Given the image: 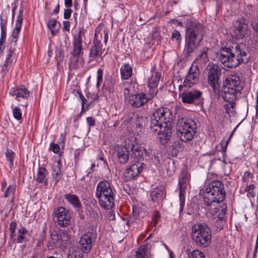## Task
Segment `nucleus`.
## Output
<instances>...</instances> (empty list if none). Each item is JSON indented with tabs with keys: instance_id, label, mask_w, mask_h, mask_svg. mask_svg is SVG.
I'll use <instances>...</instances> for the list:
<instances>
[{
	"instance_id": "1",
	"label": "nucleus",
	"mask_w": 258,
	"mask_h": 258,
	"mask_svg": "<svg viewBox=\"0 0 258 258\" xmlns=\"http://www.w3.org/2000/svg\"><path fill=\"white\" fill-rule=\"evenodd\" d=\"M172 119V112L166 107L157 109L151 116L150 128L158 135L162 144H166L171 136Z\"/></svg>"
},
{
	"instance_id": "2",
	"label": "nucleus",
	"mask_w": 258,
	"mask_h": 258,
	"mask_svg": "<svg viewBox=\"0 0 258 258\" xmlns=\"http://www.w3.org/2000/svg\"><path fill=\"white\" fill-rule=\"evenodd\" d=\"M219 60L223 65L228 68H236L242 63L248 62L250 56L242 50L237 43L221 48L218 54Z\"/></svg>"
},
{
	"instance_id": "3",
	"label": "nucleus",
	"mask_w": 258,
	"mask_h": 258,
	"mask_svg": "<svg viewBox=\"0 0 258 258\" xmlns=\"http://www.w3.org/2000/svg\"><path fill=\"white\" fill-rule=\"evenodd\" d=\"M204 27L196 21L190 20L186 26L184 53L190 55L198 49L203 40Z\"/></svg>"
},
{
	"instance_id": "4",
	"label": "nucleus",
	"mask_w": 258,
	"mask_h": 258,
	"mask_svg": "<svg viewBox=\"0 0 258 258\" xmlns=\"http://www.w3.org/2000/svg\"><path fill=\"white\" fill-rule=\"evenodd\" d=\"M224 184L219 180L213 181L208 184L203 196L204 205L214 206L216 203H222L225 199Z\"/></svg>"
},
{
	"instance_id": "5",
	"label": "nucleus",
	"mask_w": 258,
	"mask_h": 258,
	"mask_svg": "<svg viewBox=\"0 0 258 258\" xmlns=\"http://www.w3.org/2000/svg\"><path fill=\"white\" fill-rule=\"evenodd\" d=\"M191 236L196 245L206 248L209 246L212 240V230L205 223H196L191 229Z\"/></svg>"
},
{
	"instance_id": "6",
	"label": "nucleus",
	"mask_w": 258,
	"mask_h": 258,
	"mask_svg": "<svg viewBox=\"0 0 258 258\" xmlns=\"http://www.w3.org/2000/svg\"><path fill=\"white\" fill-rule=\"evenodd\" d=\"M99 205L105 209H110L114 206V194L110 182L103 180L99 182L95 194Z\"/></svg>"
},
{
	"instance_id": "7",
	"label": "nucleus",
	"mask_w": 258,
	"mask_h": 258,
	"mask_svg": "<svg viewBox=\"0 0 258 258\" xmlns=\"http://www.w3.org/2000/svg\"><path fill=\"white\" fill-rule=\"evenodd\" d=\"M178 126L177 135L182 142L190 141L195 135L197 125L194 120L191 118L181 117L177 122Z\"/></svg>"
},
{
	"instance_id": "8",
	"label": "nucleus",
	"mask_w": 258,
	"mask_h": 258,
	"mask_svg": "<svg viewBox=\"0 0 258 258\" xmlns=\"http://www.w3.org/2000/svg\"><path fill=\"white\" fill-rule=\"evenodd\" d=\"M207 74L208 83L212 88L216 97L220 96V76L221 75L220 67L216 63H209L205 71Z\"/></svg>"
},
{
	"instance_id": "9",
	"label": "nucleus",
	"mask_w": 258,
	"mask_h": 258,
	"mask_svg": "<svg viewBox=\"0 0 258 258\" xmlns=\"http://www.w3.org/2000/svg\"><path fill=\"white\" fill-rule=\"evenodd\" d=\"M189 181V175L185 171H181L178 179L180 213L183 211L184 206L185 190Z\"/></svg>"
},
{
	"instance_id": "10",
	"label": "nucleus",
	"mask_w": 258,
	"mask_h": 258,
	"mask_svg": "<svg viewBox=\"0 0 258 258\" xmlns=\"http://www.w3.org/2000/svg\"><path fill=\"white\" fill-rule=\"evenodd\" d=\"M202 95V92L198 90L192 89L183 92L181 94L180 97L183 103L199 105V101Z\"/></svg>"
},
{
	"instance_id": "11",
	"label": "nucleus",
	"mask_w": 258,
	"mask_h": 258,
	"mask_svg": "<svg viewBox=\"0 0 258 258\" xmlns=\"http://www.w3.org/2000/svg\"><path fill=\"white\" fill-rule=\"evenodd\" d=\"M200 73L198 67L192 66L190 68L188 73L184 80L183 86L179 85V89H180L183 87L190 88L193 86L198 81Z\"/></svg>"
},
{
	"instance_id": "12",
	"label": "nucleus",
	"mask_w": 258,
	"mask_h": 258,
	"mask_svg": "<svg viewBox=\"0 0 258 258\" xmlns=\"http://www.w3.org/2000/svg\"><path fill=\"white\" fill-rule=\"evenodd\" d=\"M55 216L58 225L60 226L66 227L70 223L71 214L62 207H60L55 211Z\"/></svg>"
},
{
	"instance_id": "13",
	"label": "nucleus",
	"mask_w": 258,
	"mask_h": 258,
	"mask_svg": "<svg viewBox=\"0 0 258 258\" xmlns=\"http://www.w3.org/2000/svg\"><path fill=\"white\" fill-rule=\"evenodd\" d=\"M99 30L97 28L95 31L93 45L91 47L90 52V59L92 60L98 56H100L103 53V49L101 45V40L99 37Z\"/></svg>"
},
{
	"instance_id": "14",
	"label": "nucleus",
	"mask_w": 258,
	"mask_h": 258,
	"mask_svg": "<svg viewBox=\"0 0 258 258\" xmlns=\"http://www.w3.org/2000/svg\"><path fill=\"white\" fill-rule=\"evenodd\" d=\"M93 237L90 233L83 234L79 241V246L77 247L83 253H88L91 249L92 246Z\"/></svg>"
},
{
	"instance_id": "15",
	"label": "nucleus",
	"mask_w": 258,
	"mask_h": 258,
	"mask_svg": "<svg viewBox=\"0 0 258 258\" xmlns=\"http://www.w3.org/2000/svg\"><path fill=\"white\" fill-rule=\"evenodd\" d=\"M220 203H216L214 206H204L208 213L214 216V219H224L227 206L225 204L219 206Z\"/></svg>"
},
{
	"instance_id": "16",
	"label": "nucleus",
	"mask_w": 258,
	"mask_h": 258,
	"mask_svg": "<svg viewBox=\"0 0 258 258\" xmlns=\"http://www.w3.org/2000/svg\"><path fill=\"white\" fill-rule=\"evenodd\" d=\"M145 167L146 165L143 162L136 161L134 164L126 169L125 175L129 179H133L138 176Z\"/></svg>"
},
{
	"instance_id": "17",
	"label": "nucleus",
	"mask_w": 258,
	"mask_h": 258,
	"mask_svg": "<svg viewBox=\"0 0 258 258\" xmlns=\"http://www.w3.org/2000/svg\"><path fill=\"white\" fill-rule=\"evenodd\" d=\"M145 167L146 165L143 162L136 161L134 164L126 169L125 175L129 179H133L138 176Z\"/></svg>"
},
{
	"instance_id": "18",
	"label": "nucleus",
	"mask_w": 258,
	"mask_h": 258,
	"mask_svg": "<svg viewBox=\"0 0 258 258\" xmlns=\"http://www.w3.org/2000/svg\"><path fill=\"white\" fill-rule=\"evenodd\" d=\"M145 167L146 165L143 162L136 161L134 164L126 169L125 175L129 179H133L138 176Z\"/></svg>"
},
{
	"instance_id": "19",
	"label": "nucleus",
	"mask_w": 258,
	"mask_h": 258,
	"mask_svg": "<svg viewBox=\"0 0 258 258\" xmlns=\"http://www.w3.org/2000/svg\"><path fill=\"white\" fill-rule=\"evenodd\" d=\"M239 92L235 88L223 84L222 90H220V96H222L223 99L226 101H232V100H235L236 95Z\"/></svg>"
},
{
	"instance_id": "20",
	"label": "nucleus",
	"mask_w": 258,
	"mask_h": 258,
	"mask_svg": "<svg viewBox=\"0 0 258 258\" xmlns=\"http://www.w3.org/2000/svg\"><path fill=\"white\" fill-rule=\"evenodd\" d=\"M82 33V31L80 30L78 34L74 37L73 41V50L71 54H74L75 55H83Z\"/></svg>"
},
{
	"instance_id": "21",
	"label": "nucleus",
	"mask_w": 258,
	"mask_h": 258,
	"mask_svg": "<svg viewBox=\"0 0 258 258\" xmlns=\"http://www.w3.org/2000/svg\"><path fill=\"white\" fill-rule=\"evenodd\" d=\"M150 99L146 94L141 93L132 96V98H130L129 103L132 106L138 108L147 103Z\"/></svg>"
},
{
	"instance_id": "22",
	"label": "nucleus",
	"mask_w": 258,
	"mask_h": 258,
	"mask_svg": "<svg viewBox=\"0 0 258 258\" xmlns=\"http://www.w3.org/2000/svg\"><path fill=\"white\" fill-rule=\"evenodd\" d=\"M150 197L152 201L155 203L163 200L166 197L165 188L160 185L155 188L151 192Z\"/></svg>"
},
{
	"instance_id": "23",
	"label": "nucleus",
	"mask_w": 258,
	"mask_h": 258,
	"mask_svg": "<svg viewBox=\"0 0 258 258\" xmlns=\"http://www.w3.org/2000/svg\"><path fill=\"white\" fill-rule=\"evenodd\" d=\"M9 94L13 96H16L15 98L18 99L19 98L27 99L30 94V92L24 86L21 87H14L12 88Z\"/></svg>"
},
{
	"instance_id": "24",
	"label": "nucleus",
	"mask_w": 258,
	"mask_h": 258,
	"mask_svg": "<svg viewBox=\"0 0 258 258\" xmlns=\"http://www.w3.org/2000/svg\"><path fill=\"white\" fill-rule=\"evenodd\" d=\"M161 77V74L158 72L153 73L151 78L149 79L148 86L152 91V96H154L157 94V87Z\"/></svg>"
},
{
	"instance_id": "25",
	"label": "nucleus",
	"mask_w": 258,
	"mask_h": 258,
	"mask_svg": "<svg viewBox=\"0 0 258 258\" xmlns=\"http://www.w3.org/2000/svg\"><path fill=\"white\" fill-rule=\"evenodd\" d=\"M240 81L239 77L236 75H231L227 77L223 82V84L232 88L236 89L240 91L242 87L240 86Z\"/></svg>"
},
{
	"instance_id": "26",
	"label": "nucleus",
	"mask_w": 258,
	"mask_h": 258,
	"mask_svg": "<svg viewBox=\"0 0 258 258\" xmlns=\"http://www.w3.org/2000/svg\"><path fill=\"white\" fill-rule=\"evenodd\" d=\"M16 49L15 46L11 45L7 56L5 63L2 67L3 71L8 70V67L11 66L16 58Z\"/></svg>"
},
{
	"instance_id": "27",
	"label": "nucleus",
	"mask_w": 258,
	"mask_h": 258,
	"mask_svg": "<svg viewBox=\"0 0 258 258\" xmlns=\"http://www.w3.org/2000/svg\"><path fill=\"white\" fill-rule=\"evenodd\" d=\"M126 147H118L117 149V156L119 163L125 164L128 161L130 150Z\"/></svg>"
},
{
	"instance_id": "28",
	"label": "nucleus",
	"mask_w": 258,
	"mask_h": 258,
	"mask_svg": "<svg viewBox=\"0 0 258 258\" xmlns=\"http://www.w3.org/2000/svg\"><path fill=\"white\" fill-rule=\"evenodd\" d=\"M128 147L131 148L130 155L131 158H133L136 159V161H139L140 162L144 160V158L142 156L143 152L141 149V147L138 145L132 144L131 146H128Z\"/></svg>"
},
{
	"instance_id": "29",
	"label": "nucleus",
	"mask_w": 258,
	"mask_h": 258,
	"mask_svg": "<svg viewBox=\"0 0 258 258\" xmlns=\"http://www.w3.org/2000/svg\"><path fill=\"white\" fill-rule=\"evenodd\" d=\"M61 163L60 160L54 162L52 166V176L53 178L57 182L60 180L62 173L61 171Z\"/></svg>"
},
{
	"instance_id": "30",
	"label": "nucleus",
	"mask_w": 258,
	"mask_h": 258,
	"mask_svg": "<svg viewBox=\"0 0 258 258\" xmlns=\"http://www.w3.org/2000/svg\"><path fill=\"white\" fill-rule=\"evenodd\" d=\"M121 77L123 80H128L133 74V67L129 63H124L120 68Z\"/></svg>"
},
{
	"instance_id": "31",
	"label": "nucleus",
	"mask_w": 258,
	"mask_h": 258,
	"mask_svg": "<svg viewBox=\"0 0 258 258\" xmlns=\"http://www.w3.org/2000/svg\"><path fill=\"white\" fill-rule=\"evenodd\" d=\"M47 174L48 172L45 168L39 167L36 177V181L39 183H42L44 185H47L48 183L46 177Z\"/></svg>"
},
{
	"instance_id": "32",
	"label": "nucleus",
	"mask_w": 258,
	"mask_h": 258,
	"mask_svg": "<svg viewBox=\"0 0 258 258\" xmlns=\"http://www.w3.org/2000/svg\"><path fill=\"white\" fill-rule=\"evenodd\" d=\"M64 199L74 208H80L81 204L79 198L76 195L67 194L64 196Z\"/></svg>"
},
{
	"instance_id": "33",
	"label": "nucleus",
	"mask_w": 258,
	"mask_h": 258,
	"mask_svg": "<svg viewBox=\"0 0 258 258\" xmlns=\"http://www.w3.org/2000/svg\"><path fill=\"white\" fill-rule=\"evenodd\" d=\"M28 232V230L23 227L21 226L20 228L18 230V235L17 237H14V238H12L13 241L16 240L17 242L18 243H22L26 241V235Z\"/></svg>"
},
{
	"instance_id": "34",
	"label": "nucleus",
	"mask_w": 258,
	"mask_h": 258,
	"mask_svg": "<svg viewBox=\"0 0 258 258\" xmlns=\"http://www.w3.org/2000/svg\"><path fill=\"white\" fill-rule=\"evenodd\" d=\"M236 25V28L239 34L242 36H245L248 30V26L245 22V20L241 19Z\"/></svg>"
},
{
	"instance_id": "35",
	"label": "nucleus",
	"mask_w": 258,
	"mask_h": 258,
	"mask_svg": "<svg viewBox=\"0 0 258 258\" xmlns=\"http://www.w3.org/2000/svg\"><path fill=\"white\" fill-rule=\"evenodd\" d=\"M208 49H209L208 48H204L195 60L197 63H198L201 66H203L205 64L209 61L207 52V51L208 50Z\"/></svg>"
},
{
	"instance_id": "36",
	"label": "nucleus",
	"mask_w": 258,
	"mask_h": 258,
	"mask_svg": "<svg viewBox=\"0 0 258 258\" xmlns=\"http://www.w3.org/2000/svg\"><path fill=\"white\" fill-rule=\"evenodd\" d=\"M16 190V185L14 184H10L8 186L7 189L4 191L3 197L4 198H7L10 196H12V199L10 201V203L13 204L14 201V196L15 195Z\"/></svg>"
},
{
	"instance_id": "37",
	"label": "nucleus",
	"mask_w": 258,
	"mask_h": 258,
	"mask_svg": "<svg viewBox=\"0 0 258 258\" xmlns=\"http://www.w3.org/2000/svg\"><path fill=\"white\" fill-rule=\"evenodd\" d=\"M83 254L78 247H73L72 250H69L67 258H83Z\"/></svg>"
},
{
	"instance_id": "38",
	"label": "nucleus",
	"mask_w": 258,
	"mask_h": 258,
	"mask_svg": "<svg viewBox=\"0 0 258 258\" xmlns=\"http://www.w3.org/2000/svg\"><path fill=\"white\" fill-rule=\"evenodd\" d=\"M124 89V96L125 100L129 102L130 98H132V96L135 95L134 94L135 91L132 88V85L130 84H126Z\"/></svg>"
},
{
	"instance_id": "39",
	"label": "nucleus",
	"mask_w": 258,
	"mask_h": 258,
	"mask_svg": "<svg viewBox=\"0 0 258 258\" xmlns=\"http://www.w3.org/2000/svg\"><path fill=\"white\" fill-rule=\"evenodd\" d=\"M58 234L60 245H64L67 244L70 239V235L67 231L64 230L60 231Z\"/></svg>"
},
{
	"instance_id": "40",
	"label": "nucleus",
	"mask_w": 258,
	"mask_h": 258,
	"mask_svg": "<svg viewBox=\"0 0 258 258\" xmlns=\"http://www.w3.org/2000/svg\"><path fill=\"white\" fill-rule=\"evenodd\" d=\"M50 241L49 242L50 246H60V242L59 241L58 234L54 232L50 235Z\"/></svg>"
},
{
	"instance_id": "41",
	"label": "nucleus",
	"mask_w": 258,
	"mask_h": 258,
	"mask_svg": "<svg viewBox=\"0 0 258 258\" xmlns=\"http://www.w3.org/2000/svg\"><path fill=\"white\" fill-rule=\"evenodd\" d=\"M21 29V28L19 27H15V29L13 31L11 35L12 39L11 40V45L15 47Z\"/></svg>"
},
{
	"instance_id": "42",
	"label": "nucleus",
	"mask_w": 258,
	"mask_h": 258,
	"mask_svg": "<svg viewBox=\"0 0 258 258\" xmlns=\"http://www.w3.org/2000/svg\"><path fill=\"white\" fill-rule=\"evenodd\" d=\"M148 121V118L143 116L137 115L135 123L136 126L139 127H143L146 125V122Z\"/></svg>"
},
{
	"instance_id": "43",
	"label": "nucleus",
	"mask_w": 258,
	"mask_h": 258,
	"mask_svg": "<svg viewBox=\"0 0 258 258\" xmlns=\"http://www.w3.org/2000/svg\"><path fill=\"white\" fill-rule=\"evenodd\" d=\"M57 21L54 19L50 20L47 23V27L51 31V34L52 35H55L58 30L54 29V27L56 26Z\"/></svg>"
},
{
	"instance_id": "44",
	"label": "nucleus",
	"mask_w": 258,
	"mask_h": 258,
	"mask_svg": "<svg viewBox=\"0 0 258 258\" xmlns=\"http://www.w3.org/2000/svg\"><path fill=\"white\" fill-rule=\"evenodd\" d=\"M238 125H237L233 130V131H232V132L231 133L230 136H229V139L227 140V141L225 143V145H224V144L221 143L220 144V145H221V152L222 153V155H223V158H224L225 156H226V149H227V145L228 144H229V142L231 139V138L232 137V136L233 135V134L234 133V132L236 131V128H237Z\"/></svg>"
},
{
	"instance_id": "45",
	"label": "nucleus",
	"mask_w": 258,
	"mask_h": 258,
	"mask_svg": "<svg viewBox=\"0 0 258 258\" xmlns=\"http://www.w3.org/2000/svg\"><path fill=\"white\" fill-rule=\"evenodd\" d=\"M188 258H205L204 253L199 249H195L188 255Z\"/></svg>"
},
{
	"instance_id": "46",
	"label": "nucleus",
	"mask_w": 258,
	"mask_h": 258,
	"mask_svg": "<svg viewBox=\"0 0 258 258\" xmlns=\"http://www.w3.org/2000/svg\"><path fill=\"white\" fill-rule=\"evenodd\" d=\"M5 155L7 159L10 162V166L12 168L14 163V152L10 149H7Z\"/></svg>"
},
{
	"instance_id": "47",
	"label": "nucleus",
	"mask_w": 258,
	"mask_h": 258,
	"mask_svg": "<svg viewBox=\"0 0 258 258\" xmlns=\"http://www.w3.org/2000/svg\"><path fill=\"white\" fill-rule=\"evenodd\" d=\"M171 39L173 41H175L177 44L180 43L181 36L180 33L178 31L176 30H173L171 35Z\"/></svg>"
},
{
	"instance_id": "48",
	"label": "nucleus",
	"mask_w": 258,
	"mask_h": 258,
	"mask_svg": "<svg viewBox=\"0 0 258 258\" xmlns=\"http://www.w3.org/2000/svg\"><path fill=\"white\" fill-rule=\"evenodd\" d=\"M7 22L5 21H3L1 19V22L0 24L1 28V38L0 40L6 41V33L5 32Z\"/></svg>"
},
{
	"instance_id": "49",
	"label": "nucleus",
	"mask_w": 258,
	"mask_h": 258,
	"mask_svg": "<svg viewBox=\"0 0 258 258\" xmlns=\"http://www.w3.org/2000/svg\"><path fill=\"white\" fill-rule=\"evenodd\" d=\"M13 114L15 119L20 120L22 119V113L21 109L15 106L13 107Z\"/></svg>"
},
{
	"instance_id": "50",
	"label": "nucleus",
	"mask_w": 258,
	"mask_h": 258,
	"mask_svg": "<svg viewBox=\"0 0 258 258\" xmlns=\"http://www.w3.org/2000/svg\"><path fill=\"white\" fill-rule=\"evenodd\" d=\"M23 9L22 8H20L19 11V15L17 18L15 27L21 28L22 23L23 21Z\"/></svg>"
},
{
	"instance_id": "51",
	"label": "nucleus",
	"mask_w": 258,
	"mask_h": 258,
	"mask_svg": "<svg viewBox=\"0 0 258 258\" xmlns=\"http://www.w3.org/2000/svg\"><path fill=\"white\" fill-rule=\"evenodd\" d=\"M71 54L72 55V57L70 62V67L73 68H76L77 67L79 59L81 57L82 55H75L74 54Z\"/></svg>"
},
{
	"instance_id": "52",
	"label": "nucleus",
	"mask_w": 258,
	"mask_h": 258,
	"mask_svg": "<svg viewBox=\"0 0 258 258\" xmlns=\"http://www.w3.org/2000/svg\"><path fill=\"white\" fill-rule=\"evenodd\" d=\"M255 188V185L251 184L249 186H247L245 188V191L247 192V196L251 197L252 198L254 197L255 196V193L254 191Z\"/></svg>"
},
{
	"instance_id": "53",
	"label": "nucleus",
	"mask_w": 258,
	"mask_h": 258,
	"mask_svg": "<svg viewBox=\"0 0 258 258\" xmlns=\"http://www.w3.org/2000/svg\"><path fill=\"white\" fill-rule=\"evenodd\" d=\"M146 248L144 246H142L139 248L136 251V258H144L146 255Z\"/></svg>"
},
{
	"instance_id": "54",
	"label": "nucleus",
	"mask_w": 258,
	"mask_h": 258,
	"mask_svg": "<svg viewBox=\"0 0 258 258\" xmlns=\"http://www.w3.org/2000/svg\"><path fill=\"white\" fill-rule=\"evenodd\" d=\"M16 225L17 224L15 221H12L10 223L9 229L11 238H14V237H16L15 229Z\"/></svg>"
},
{
	"instance_id": "55",
	"label": "nucleus",
	"mask_w": 258,
	"mask_h": 258,
	"mask_svg": "<svg viewBox=\"0 0 258 258\" xmlns=\"http://www.w3.org/2000/svg\"><path fill=\"white\" fill-rule=\"evenodd\" d=\"M166 170L167 172L169 174H172V173L174 172L175 171V167L174 166V162L173 161H169L168 163Z\"/></svg>"
},
{
	"instance_id": "56",
	"label": "nucleus",
	"mask_w": 258,
	"mask_h": 258,
	"mask_svg": "<svg viewBox=\"0 0 258 258\" xmlns=\"http://www.w3.org/2000/svg\"><path fill=\"white\" fill-rule=\"evenodd\" d=\"M103 71L101 69H98L97 71V86L99 87L102 82Z\"/></svg>"
},
{
	"instance_id": "57",
	"label": "nucleus",
	"mask_w": 258,
	"mask_h": 258,
	"mask_svg": "<svg viewBox=\"0 0 258 258\" xmlns=\"http://www.w3.org/2000/svg\"><path fill=\"white\" fill-rule=\"evenodd\" d=\"M50 149L54 153H58L59 152L60 147L58 144L51 143L50 145Z\"/></svg>"
},
{
	"instance_id": "58",
	"label": "nucleus",
	"mask_w": 258,
	"mask_h": 258,
	"mask_svg": "<svg viewBox=\"0 0 258 258\" xmlns=\"http://www.w3.org/2000/svg\"><path fill=\"white\" fill-rule=\"evenodd\" d=\"M224 223V219H218V218H217V219H216V221L215 222V225L217 227V228L221 230L223 228Z\"/></svg>"
},
{
	"instance_id": "59",
	"label": "nucleus",
	"mask_w": 258,
	"mask_h": 258,
	"mask_svg": "<svg viewBox=\"0 0 258 258\" xmlns=\"http://www.w3.org/2000/svg\"><path fill=\"white\" fill-rule=\"evenodd\" d=\"M251 25L253 29L256 31H258V14L251 21Z\"/></svg>"
},
{
	"instance_id": "60",
	"label": "nucleus",
	"mask_w": 258,
	"mask_h": 258,
	"mask_svg": "<svg viewBox=\"0 0 258 258\" xmlns=\"http://www.w3.org/2000/svg\"><path fill=\"white\" fill-rule=\"evenodd\" d=\"M234 100H232V101H228L229 103L225 105V108L227 111H231V109L232 110L235 107V103L234 102Z\"/></svg>"
},
{
	"instance_id": "61",
	"label": "nucleus",
	"mask_w": 258,
	"mask_h": 258,
	"mask_svg": "<svg viewBox=\"0 0 258 258\" xmlns=\"http://www.w3.org/2000/svg\"><path fill=\"white\" fill-rule=\"evenodd\" d=\"M73 11L70 9H64L63 13V17L65 19H68L71 16Z\"/></svg>"
},
{
	"instance_id": "62",
	"label": "nucleus",
	"mask_w": 258,
	"mask_h": 258,
	"mask_svg": "<svg viewBox=\"0 0 258 258\" xmlns=\"http://www.w3.org/2000/svg\"><path fill=\"white\" fill-rule=\"evenodd\" d=\"M160 219V215L158 212H156L154 213L152 217V222L155 225L157 224L158 220Z\"/></svg>"
},
{
	"instance_id": "63",
	"label": "nucleus",
	"mask_w": 258,
	"mask_h": 258,
	"mask_svg": "<svg viewBox=\"0 0 258 258\" xmlns=\"http://www.w3.org/2000/svg\"><path fill=\"white\" fill-rule=\"evenodd\" d=\"M78 93L79 94V96L80 99L81 100L82 108V109H83L84 107V104H85L87 100L86 99V98H85L84 95L81 93H80L78 91Z\"/></svg>"
},
{
	"instance_id": "64",
	"label": "nucleus",
	"mask_w": 258,
	"mask_h": 258,
	"mask_svg": "<svg viewBox=\"0 0 258 258\" xmlns=\"http://www.w3.org/2000/svg\"><path fill=\"white\" fill-rule=\"evenodd\" d=\"M63 29L64 30L67 31H69L70 30V23L68 21H64L63 22Z\"/></svg>"
}]
</instances>
